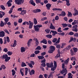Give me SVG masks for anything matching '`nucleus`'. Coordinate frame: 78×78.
Returning a JSON list of instances; mask_svg holds the SVG:
<instances>
[{
    "label": "nucleus",
    "instance_id": "obj_46",
    "mask_svg": "<svg viewBox=\"0 0 78 78\" xmlns=\"http://www.w3.org/2000/svg\"><path fill=\"white\" fill-rule=\"evenodd\" d=\"M41 49V48L40 46H38L37 48L35 49V50H39Z\"/></svg>",
    "mask_w": 78,
    "mask_h": 78
},
{
    "label": "nucleus",
    "instance_id": "obj_12",
    "mask_svg": "<svg viewBox=\"0 0 78 78\" xmlns=\"http://www.w3.org/2000/svg\"><path fill=\"white\" fill-rule=\"evenodd\" d=\"M26 12H27V11L26 10H23L21 11V12L20 13V14H22V15L23 16L24 14H26Z\"/></svg>",
    "mask_w": 78,
    "mask_h": 78
},
{
    "label": "nucleus",
    "instance_id": "obj_2",
    "mask_svg": "<svg viewBox=\"0 0 78 78\" xmlns=\"http://www.w3.org/2000/svg\"><path fill=\"white\" fill-rule=\"evenodd\" d=\"M15 2L16 4L20 5L22 3H23L24 2L23 1H22V0H15Z\"/></svg>",
    "mask_w": 78,
    "mask_h": 78
},
{
    "label": "nucleus",
    "instance_id": "obj_49",
    "mask_svg": "<svg viewBox=\"0 0 78 78\" xmlns=\"http://www.w3.org/2000/svg\"><path fill=\"white\" fill-rule=\"evenodd\" d=\"M0 26L2 27L4 26V23H3V22L2 21H1V24H0Z\"/></svg>",
    "mask_w": 78,
    "mask_h": 78
},
{
    "label": "nucleus",
    "instance_id": "obj_35",
    "mask_svg": "<svg viewBox=\"0 0 78 78\" xmlns=\"http://www.w3.org/2000/svg\"><path fill=\"white\" fill-rule=\"evenodd\" d=\"M4 31H5V33H6L7 34H9V31H8V30L7 29H4Z\"/></svg>",
    "mask_w": 78,
    "mask_h": 78
},
{
    "label": "nucleus",
    "instance_id": "obj_56",
    "mask_svg": "<svg viewBox=\"0 0 78 78\" xmlns=\"http://www.w3.org/2000/svg\"><path fill=\"white\" fill-rule=\"evenodd\" d=\"M41 65L44 67H45L46 66V65L45 64V63H43L41 64Z\"/></svg>",
    "mask_w": 78,
    "mask_h": 78
},
{
    "label": "nucleus",
    "instance_id": "obj_27",
    "mask_svg": "<svg viewBox=\"0 0 78 78\" xmlns=\"http://www.w3.org/2000/svg\"><path fill=\"white\" fill-rule=\"evenodd\" d=\"M34 25H37V21L36 18H34Z\"/></svg>",
    "mask_w": 78,
    "mask_h": 78
},
{
    "label": "nucleus",
    "instance_id": "obj_33",
    "mask_svg": "<svg viewBox=\"0 0 78 78\" xmlns=\"http://www.w3.org/2000/svg\"><path fill=\"white\" fill-rule=\"evenodd\" d=\"M7 54L9 56H11V55H12V52L8 51L7 52Z\"/></svg>",
    "mask_w": 78,
    "mask_h": 78
},
{
    "label": "nucleus",
    "instance_id": "obj_40",
    "mask_svg": "<svg viewBox=\"0 0 78 78\" xmlns=\"http://www.w3.org/2000/svg\"><path fill=\"white\" fill-rule=\"evenodd\" d=\"M60 42V38L59 37L58 38L57 41L55 43V45H56V44H59Z\"/></svg>",
    "mask_w": 78,
    "mask_h": 78
},
{
    "label": "nucleus",
    "instance_id": "obj_52",
    "mask_svg": "<svg viewBox=\"0 0 78 78\" xmlns=\"http://www.w3.org/2000/svg\"><path fill=\"white\" fill-rule=\"evenodd\" d=\"M45 31L47 33H50V30L48 29H46L45 30Z\"/></svg>",
    "mask_w": 78,
    "mask_h": 78
},
{
    "label": "nucleus",
    "instance_id": "obj_11",
    "mask_svg": "<svg viewBox=\"0 0 78 78\" xmlns=\"http://www.w3.org/2000/svg\"><path fill=\"white\" fill-rule=\"evenodd\" d=\"M67 69H62V71L61 72V74H63L65 73H67Z\"/></svg>",
    "mask_w": 78,
    "mask_h": 78
},
{
    "label": "nucleus",
    "instance_id": "obj_23",
    "mask_svg": "<svg viewBox=\"0 0 78 78\" xmlns=\"http://www.w3.org/2000/svg\"><path fill=\"white\" fill-rule=\"evenodd\" d=\"M11 59V57H8L6 58L5 59V62H8L9 61V60Z\"/></svg>",
    "mask_w": 78,
    "mask_h": 78
},
{
    "label": "nucleus",
    "instance_id": "obj_8",
    "mask_svg": "<svg viewBox=\"0 0 78 78\" xmlns=\"http://www.w3.org/2000/svg\"><path fill=\"white\" fill-rule=\"evenodd\" d=\"M51 5L50 3H48L46 5V6L47 7V9L48 10H50V7L51 6Z\"/></svg>",
    "mask_w": 78,
    "mask_h": 78
},
{
    "label": "nucleus",
    "instance_id": "obj_43",
    "mask_svg": "<svg viewBox=\"0 0 78 78\" xmlns=\"http://www.w3.org/2000/svg\"><path fill=\"white\" fill-rule=\"evenodd\" d=\"M61 27H59L58 29V31L59 32V33H61L62 32V30H61Z\"/></svg>",
    "mask_w": 78,
    "mask_h": 78
},
{
    "label": "nucleus",
    "instance_id": "obj_34",
    "mask_svg": "<svg viewBox=\"0 0 78 78\" xmlns=\"http://www.w3.org/2000/svg\"><path fill=\"white\" fill-rule=\"evenodd\" d=\"M68 12V17H72V13H71L70 12Z\"/></svg>",
    "mask_w": 78,
    "mask_h": 78
},
{
    "label": "nucleus",
    "instance_id": "obj_20",
    "mask_svg": "<svg viewBox=\"0 0 78 78\" xmlns=\"http://www.w3.org/2000/svg\"><path fill=\"white\" fill-rule=\"evenodd\" d=\"M74 10L75 11V14H73L74 16H76V15H78V10L76 9L75 8H74Z\"/></svg>",
    "mask_w": 78,
    "mask_h": 78
},
{
    "label": "nucleus",
    "instance_id": "obj_51",
    "mask_svg": "<svg viewBox=\"0 0 78 78\" xmlns=\"http://www.w3.org/2000/svg\"><path fill=\"white\" fill-rule=\"evenodd\" d=\"M66 48L68 50H69L71 48V46H70V45H69Z\"/></svg>",
    "mask_w": 78,
    "mask_h": 78
},
{
    "label": "nucleus",
    "instance_id": "obj_62",
    "mask_svg": "<svg viewBox=\"0 0 78 78\" xmlns=\"http://www.w3.org/2000/svg\"><path fill=\"white\" fill-rule=\"evenodd\" d=\"M58 34L59 35H61V36H64V35H65V34L64 33L62 32Z\"/></svg>",
    "mask_w": 78,
    "mask_h": 78
},
{
    "label": "nucleus",
    "instance_id": "obj_39",
    "mask_svg": "<svg viewBox=\"0 0 78 78\" xmlns=\"http://www.w3.org/2000/svg\"><path fill=\"white\" fill-rule=\"evenodd\" d=\"M12 75L14 76L16 74V71L14 70V69H12Z\"/></svg>",
    "mask_w": 78,
    "mask_h": 78
},
{
    "label": "nucleus",
    "instance_id": "obj_18",
    "mask_svg": "<svg viewBox=\"0 0 78 78\" xmlns=\"http://www.w3.org/2000/svg\"><path fill=\"white\" fill-rule=\"evenodd\" d=\"M53 11H62V9L60 8H55L52 9Z\"/></svg>",
    "mask_w": 78,
    "mask_h": 78
},
{
    "label": "nucleus",
    "instance_id": "obj_15",
    "mask_svg": "<svg viewBox=\"0 0 78 78\" xmlns=\"http://www.w3.org/2000/svg\"><path fill=\"white\" fill-rule=\"evenodd\" d=\"M40 42H41V43H43L44 44H47V41L45 39H44L42 41H41Z\"/></svg>",
    "mask_w": 78,
    "mask_h": 78
},
{
    "label": "nucleus",
    "instance_id": "obj_31",
    "mask_svg": "<svg viewBox=\"0 0 78 78\" xmlns=\"http://www.w3.org/2000/svg\"><path fill=\"white\" fill-rule=\"evenodd\" d=\"M56 45V47L57 48L59 49V48H61V45L60 44H55Z\"/></svg>",
    "mask_w": 78,
    "mask_h": 78
},
{
    "label": "nucleus",
    "instance_id": "obj_1",
    "mask_svg": "<svg viewBox=\"0 0 78 78\" xmlns=\"http://www.w3.org/2000/svg\"><path fill=\"white\" fill-rule=\"evenodd\" d=\"M34 29L35 31L37 32V31H39V28H41V27H42V24H39L36 25H34Z\"/></svg>",
    "mask_w": 78,
    "mask_h": 78
},
{
    "label": "nucleus",
    "instance_id": "obj_38",
    "mask_svg": "<svg viewBox=\"0 0 78 78\" xmlns=\"http://www.w3.org/2000/svg\"><path fill=\"white\" fill-rule=\"evenodd\" d=\"M21 66L22 67H25V66H27V65L25 64V63L22 62V63Z\"/></svg>",
    "mask_w": 78,
    "mask_h": 78
},
{
    "label": "nucleus",
    "instance_id": "obj_55",
    "mask_svg": "<svg viewBox=\"0 0 78 78\" xmlns=\"http://www.w3.org/2000/svg\"><path fill=\"white\" fill-rule=\"evenodd\" d=\"M59 56H60V53H58L57 54L56 56L55 57V58H58V57H59Z\"/></svg>",
    "mask_w": 78,
    "mask_h": 78
},
{
    "label": "nucleus",
    "instance_id": "obj_58",
    "mask_svg": "<svg viewBox=\"0 0 78 78\" xmlns=\"http://www.w3.org/2000/svg\"><path fill=\"white\" fill-rule=\"evenodd\" d=\"M36 3H41V0H35Z\"/></svg>",
    "mask_w": 78,
    "mask_h": 78
},
{
    "label": "nucleus",
    "instance_id": "obj_13",
    "mask_svg": "<svg viewBox=\"0 0 78 78\" xmlns=\"http://www.w3.org/2000/svg\"><path fill=\"white\" fill-rule=\"evenodd\" d=\"M50 29H52V30H55V27L53 25L52 23H51V25L50 27Z\"/></svg>",
    "mask_w": 78,
    "mask_h": 78
},
{
    "label": "nucleus",
    "instance_id": "obj_9",
    "mask_svg": "<svg viewBox=\"0 0 78 78\" xmlns=\"http://www.w3.org/2000/svg\"><path fill=\"white\" fill-rule=\"evenodd\" d=\"M34 40L35 41V44L36 46H37L38 45H39V41H38V40L36 38H34Z\"/></svg>",
    "mask_w": 78,
    "mask_h": 78
},
{
    "label": "nucleus",
    "instance_id": "obj_53",
    "mask_svg": "<svg viewBox=\"0 0 78 78\" xmlns=\"http://www.w3.org/2000/svg\"><path fill=\"white\" fill-rule=\"evenodd\" d=\"M47 17H44L43 18L41 19V21H43V20H47Z\"/></svg>",
    "mask_w": 78,
    "mask_h": 78
},
{
    "label": "nucleus",
    "instance_id": "obj_14",
    "mask_svg": "<svg viewBox=\"0 0 78 78\" xmlns=\"http://www.w3.org/2000/svg\"><path fill=\"white\" fill-rule=\"evenodd\" d=\"M33 41V40L31 39H30L28 41L27 43V45L28 47L30 46V44H31V42Z\"/></svg>",
    "mask_w": 78,
    "mask_h": 78
},
{
    "label": "nucleus",
    "instance_id": "obj_6",
    "mask_svg": "<svg viewBox=\"0 0 78 78\" xmlns=\"http://www.w3.org/2000/svg\"><path fill=\"white\" fill-rule=\"evenodd\" d=\"M41 11V10L39 9H36L33 10V12H35V13H37V12H40Z\"/></svg>",
    "mask_w": 78,
    "mask_h": 78
},
{
    "label": "nucleus",
    "instance_id": "obj_30",
    "mask_svg": "<svg viewBox=\"0 0 78 78\" xmlns=\"http://www.w3.org/2000/svg\"><path fill=\"white\" fill-rule=\"evenodd\" d=\"M50 49L53 50V51H55V48L54 46H51L50 47Z\"/></svg>",
    "mask_w": 78,
    "mask_h": 78
},
{
    "label": "nucleus",
    "instance_id": "obj_44",
    "mask_svg": "<svg viewBox=\"0 0 78 78\" xmlns=\"http://www.w3.org/2000/svg\"><path fill=\"white\" fill-rule=\"evenodd\" d=\"M23 71V69H21L20 70V73H21V74L22 75V76H23L24 74H23V72H22Z\"/></svg>",
    "mask_w": 78,
    "mask_h": 78
},
{
    "label": "nucleus",
    "instance_id": "obj_29",
    "mask_svg": "<svg viewBox=\"0 0 78 78\" xmlns=\"http://www.w3.org/2000/svg\"><path fill=\"white\" fill-rule=\"evenodd\" d=\"M70 59H69V58H68V59H67L65 62L64 63L65 64H67L69 62V60Z\"/></svg>",
    "mask_w": 78,
    "mask_h": 78
},
{
    "label": "nucleus",
    "instance_id": "obj_57",
    "mask_svg": "<svg viewBox=\"0 0 78 78\" xmlns=\"http://www.w3.org/2000/svg\"><path fill=\"white\" fill-rule=\"evenodd\" d=\"M57 41V38H54L52 40V42H54V43H55Z\"/></svg>",
    "mask_w": 78,
    "mask_h": 78
},
{
    "label": "nucleus",
    "instance_id": "obj_36",
    "mask_svg": "<svg viewBox=\"0 0 78 78\" xmlns=\"http://www.w3.org/2000/svg\"><path fill=\"white\" fill-rule=\"evenodd\" d=\"M38 58L39 59H44V57L42 56H38Z\"/></svg>",
    "mask_w": 78,
    "mask_h": 78
},
{
    "label": "nucleus",
    "instance_id": "obj_19",
    "mask_svg": "<svg viewBox=\"0 0 78 78\" xmlns=\"http://www.w3.org/2000/svg\"><path fill=\"white\" fill-rule=\"evenodd\" d=\"M66 12H62V13L61 14L59 15V16H66Z\"/></svg>",
    "mask_w": 78,
    "mask_h": 78
},
{
    "label": "nucleus",
    "instance_id": "obj_50",
    "mask_svg": "<svg viewBox=\"0 0 78 78\" xmlns=\"http://www.w3.org/2000/svg\"><path fill=\"white\" fill-rule=\"evenodd\" d=\"M0 7L2 9H3V10H5V6H4L3 5H1L0 6Z\"/></svg>",
    "mask_w": 78,
    "mask_h": 78
},
{
    "label": "nucleus",
    "instance_id": "obj_17",
    "mask_svg": "<svg viewBox=\"0 0 78 78\" xmlns=\"http://www.w3.org/2000/svg\"><path fill=\"white\" fill-rule=\"evenodd\" d=\"M29 3H31L32 5H33V6H36V4L34 2V1L33 0L30 1Z\"/></svg>",
    "mask_w": 78,
    "mask_h": 78
},
{
    "label": "nucleus",
    "instance_id": "obj_64",
    "mask_svg": "<svg viewBox=\"0 0 78 78\" xmlns=\"http://www.w3.org/2000/svg\"><path fill=\"white\" fill-rule=\"evenodd\" d=\"M74 36L75 37H78V33H76L74 34Z\"/></svg>",
    "mask_w": 78,
    "mask_h": 78
},
{
    "label": "nucleus",
    "instance_id": "obj_7",
    "mask_svg": "<svg viewBox=\"0 0 78 78\" xmlns=\"http://www.w3.org/2000/svg\"><path fill=\"white\" fill-rule=\"evenodd\" d=\"M5 13L3 12L0 11V18H2L3 17V16H5Z\"/></svg>",
    "mask_w": 78,
    "mask_h": 78
},
{
    "label": "nucleus",
    "instance_id": "obj_28",
    "mask_svg": "<svg viewBox=\"0 0 78 78\" xmlns=\"http://www.w3.org/2000/svg\"><path fill=\"white\" fill-rule=\"evenodd\" d=\"M28 69L27 68H26L25 70V75H27V74H28Z\"/></svg>",
    "mask_w": 78,
    "mask_h": 78
},
{
    "label": "nucleus",
    "instance_id": "obj_3",
    "mask_svg": "<svg viewBox=\"0 0 78 78\" xmlns=\"http://www.w3.org/2000/svg\"><path fill=\"white\" fill-rule=\"evenodd\" d=\"M54 67L53 68H51V70H52V71H54V70H55L56 68V67H57L56 62L54 61Z\"/></svg>",
    "mask_w": 78,
    "mask_h": 78
},
{
    "label": "nucleus",
    "instance_id": "obj_16",
    "mask_svg": "<svg viewBox=\"0 0 78 78\" xmlns=\"http://www.w3.org/2000/svg\"><path fill=\"white\" fill-rule=\"evenodd\" d=\"M20 50L22 52V53H23V52H25V50H26V49H25V48L23 47H22Z\"/></svg>",
    "mask_w": 78,
    "mask_h": 78
},
{
    "label": "nucleus",
    "instance_id": "obj_24",
    "mask_svg": "<svg viewBox=\"0 0 78 78\" xmlns=\"http://www.w3.org/2000/svg\"><path fill=\"white\" fill-rule=\"evenodd\" d=\"M46 37L48 38V39H51L52 37V35L51 34H48L46 35Z\"/></svg>",
    "mask_w": 78,
    "mask_h": 78
},
{
    "label": "nucleus",
    "instance_id": "obj_42",
    "mask_svg": "<svg viewBox=\"0 0 78 78\" xmlns=\"http://www.w3.org/2000/svg\"><path fill=\"white\" fill-rule=\"evenodd\" d=\"M62 25L63 28L66 27L67 26V24L66 23L62 24Z\"/></svg>",
    "mask_w": 78,
    "mask_h": 78
},
{
    "label": "nucleus",
    "instance_id": "obj_22",
    "mask_svg": "<svg viewBox=\"0 0 78 78\" xmlns=\"http://www.w3.org/2000/svg\"><path fill=\"white\" fill-rule=\"evenodd\" d=\"M70 51L71 55L72 56H73V55H75V53H74V52L72 50V49H71L70 50Z\"/></svg>",
    "mask_w": 78,
    "mask_h": 78
},
{
    "label": "nucleus",
    "instance_id": "obj_21",
    "mask_svg": "<svg viewBox=\"0 0 78 78\" xmlns=\"http://www.w3.org/2000/svg\"><path fill=\"white\" fill-rule=\"evenodd\" d=\"M34 70L33 69H32L30 72V75H34Z\"/></svg>",
    "mask_w": 78,
    "mask_h": 78
},
{
    "label": "nucleus",
    "instance_id": "obj_41",
    "mask_svg": "<svg viewBox=\"0 0 78 78\" xmlns=\"http://www.w3.org/2000/svg\"><path fill=\"white\" fill-rule=\"evenodd\" d=\"M68 78H72V73H69L68 74Z\"/></svg>",
    "mask_w": 78,
    "mask_h": 78
},
{
    "label": "nucleus",
    "instance_id": "obj_60",
    "mask_svg": "<svg viewBox=\"0 0 78 78\" xmlns=\"http://www.w3.org/2000/svg\"><path fill=\"white\" fill-rule=\"evenodd\" d=\"M44 76L45 78H48V75L47 74H44Z\"/></svg>",
    "mask_w": 78,
    "mask_h": 78
},
{
    "label": "nucleus",
    "instance_id": "obj_48",
    "mask_svg": "<svg viewBox=\"0 0 78 78\" xmlns=\"http://www.w3.org/2000/svg\"><path fill=\"white\" fill-rule=\"evenodd\" d=\"M73 34H74V33H73V32L72 31H71V32H70L68 34L69 35H70L71 36H72V35H73Z\"/></svg>",
    "mask_w": 78,
    "mask_h": 78
},
{
    "label": "nucleus",
    "instance_id": "obj_45",
    "mask_svg": "<svg viewBox=\"0 0 78 78\" xmlns=\"http://www.w3.org/2000/svg\"><path fill=\"white\" fill-rule=\"evenodd\" d=\"M4 20L6 23H7L9 21V18H6L4 19Z\"/></svg>",
    "mask_w": 78,
    "mask_h": 78
},
{
    "label": "nucleus",
    "instance_id": "obj_63",
    "mask_svg": "<svg viewBox=\"0 0 78 78\" xmlns=\"http://www.w3.org/2000/svg\"><path fill=\"white\" fill-rule=\"evenodd\" d=\"M39 52H40L39 51H35V54H36V55H37V54L39 53Z\"/></svg>",
    "mask_w": 78,
    "mask_h": 78
},
{
    "label": "nucleus",
    "instance_id": "obj_25",
    "mask_svg": "<svg viewBox=\"0 0 78 78\" xmlns=\"http://www.w3.org/2000/svg\"><path fill=\"white\" fill-rule=\"evenodd\" d=\"M73 50L74 53H76V52L78 51V48H75V47L73 48Z\"/></svg>",
    "mask_w": 78,
    "mask_h": 78
},
{
    "label": "nucleus",
    "instance_id": "obj_32",
    "mask_svg": "<svg viewBox=\"0 0 78 78\" xmlns=\"http://www.w3.org/2000/svg\"><path fill=\"white\" fill-rule=\"evenodd\" d=\"M8 55H6V54L3 55L2 56L3 58L4 59H5L7 58H8Z\"/></svg>",
    "mask_w": 78,
    "mask_h": 78
},
{
    "label": "nucleus",
    "instance_id": "obj_54",
    "mask_svg": "<svg viewBox=\"0 0 78 78\" xmlns=\"http://www.w3.org/2000/svg\"><path fill=\"white\" fill-rule=\"evenodd\" d=\"M53 67V63H51L50 64H49V68H51V67Z\"/></svg>",
    "mask_w": 78,
    "mask_h": 78
},
{
    "label": "nucleus",
    "instance_id": "obj_37",
    "mask_svg": "<svg viewBox=\"0 0 78 78\" xmlns=\"http://www.w3.org/2000/svg\"><path fill=\"white\" fill-rule=\"evenodd\" d=\"M67 45V44H66V43H63L62 44V46H61V48H64V46H65V45Z\"/></svg>",
    "mask_w": 78,
    "mask_h": 78
},
{
    "label": "nucleus",
    "instance_id": "obj_26",
    "mask_svg": "<svg viewBox=\"0 0 78 78\" xmlns=\"http://www.w3.org/2000/svg\"><path fill=\"white\" fill-rule=\"evenodd\" d=\"M16 45H17V41H16V40H15L14 41V44L13 45V47H15L16 46Z\"/></svg>",
    "mask_w": 78,
    "mask_h": 78
},
{
    "label": "nucleus",
    "instance_id": "obj_5",
    "mask_svg": "<svg viewBox=\"0 0 78 78\" xmlns=\"http://www.w3.org/2000/svg\"><path fill=\"white\" fill-rule=\"evenodd\" d=\"M5 33L4 31H2L0 32V37H3L5 36Z\"/></svg>",
    "mask_w": 78,
    "mask_h": 78
},
{
    "label": "nucleus",
    "instance_id": "obj_59",
    "mask_svg": "<svg viewBox=\"0 0 78 78\" xmlns=\"http://www.w3.org/2000/svg\"><path fill=\"white\" fill-rule=\"evenodd\" d=\"M46 60L44 58V59L42 60L41 61V63H45V61Z\"/></svg>",
    "mask_w": 78,
    "mask_h": 78
},
{
    "label": "nucleus",
    "instance_id": "obj_10",
    "mask_svg": "<svg viewBox=\"0 0 78 78\" xmlns=\"http://www.w3.org/2000/svg\"><path fill=\"white\" fill-rule=\"evenodd\" d=\"M12 2V0H9L8 2L7 3V4L8 5V6H11L12 5L11 3Z\"/></svg>",
    "mask_w": 78,
    "mask_h": 78
},
{
    "label": "nucleus",
    "instance_id": "obj_4",
    "mask_svg": "<svg viewBox=\"0 0 78 78\" xmlns=\"http://www.w3.org/2000/svg\"><path fill=\"white\" fill-rule=\"evenodd\" d=\"M29 29H31L33 28V23L31 22V21H29Z\"/></svg>",
    "mask_w": 78,
    "mask_h": 78
},
{
    "label": "nucleus",
    "instance_id": "obj_61",
    "mask_svg": "<svg viewBox=\"0 0 78 78\" xmlns=\"http://www.w3.org/2000/svg\"><path fill=\"white\" fill-rule=\"evenodd\" d=\"M51 32L53 34H57V32L53 30H51Z\"/></svg>",
    "mask_w": 78,
    "mask_h": 78
},
{
    "label": "nucleus",
    "instance_id": "obj_47",
    "mask_svg": "<svg viewBox=\"0 0 78 78\" xmlns=\"http://www.w3.org/2000/svg\"><path fill=\"white\" fill-rule=\"evenodd\" d=\"M72 30L73 31H75L76 32H77V31H78V29L76 28H73Z\"/></svg>",
    "mask_w": 78,
    "mask_h": 78
}]
</instances>
